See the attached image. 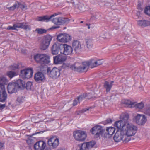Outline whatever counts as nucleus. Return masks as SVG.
Wrapping results in <instances>:
<instances>
[{"label":"nucleus","instance_id":"1","mask_svg":"<svg viewBox=\"0 0 150 150\" xmlns=\"http://www.w3.org/2000/svg\"><path fill=\"white\" fill-rule=\"evenodd\" d=\"M95 60L92 59L89 62H86L81 64L79 63H75L70 66V68L73 70L79 72H86L87 70L89 67L93 68L96 67L95 64Z\"/></svg>","mask_w":150,"mask_h":150},{"label":"nucleus","instance_id":"2","mask_svg":"<svg viewBox=\"0 0 150 150\" xmlns=\"http://www.w3.org/2000/svg\"><path fill=\"white\" fill-rule=\"evenodd\" d=\"M120 118L121 120L116 122L114 125L118 129H124L125 125L129 123V115L127 113L123 114L121 115Z\"/></svg>","mask_w":150,"mask_h":150},{"label":"nucleus","instance_id":"3","mask_svg":"<svg viewBox=\"0 0 150 150\" xmlns=\"http://www.w3.org/2000/svg\"><path fill=\"white\" fill-rule=\"evenodd\" d=\"M105 131V130L101 126L98 125L94 126L90 130V132L94 135L95 138H100L102 137Z\"/></svg>","mask_w":150,"mask_h":150},{"label":"nucleus","instance_id":"4","mask_svg":"<svg viewBox=\"0 0 150 150\" xmlns=\"http://www.w3.org/2000/svg\"><path fill=\"white\" fill-rule=\"evenodd\" d=\"M52 37L50 35L44 36L42 38L40 42V48L43 50L47 49L49 47Z\"/></svg>","mask_w":150,"mask_h":150},{"label":"nucleus","instance_id":"5","mask_svg":"<svg viewBox=\"0 0 150 150\" xmlns=\"http://www.w3.org/2000/svg\"><path fill=\"white\" fill-rule=\"evenodd\" d=\"M125 131L126 137L134 135L137 132V127L132 124L128 123L125 126Z\"/></svg>","mask_w":150,"mask_h":150},{"label":"nucleus","instance_id":"6","mask_svg":"<svg viewBox=\"0 0 150 150\" xmlns=\"http://www.w3.org/2000/svg\"><path fill=\"white\" fill-rule=\"evenodd\" d=\"M120 129V132L117 131L113 137L114 140L117 142H120L122 140L126 142L129 141L130 140V138L128 137L127 138L126 135L124 133L123 131L124 129Z\"/></svg>","mask_w":150,"mask_h":150},{"label":"nucleus","instance_id":"7","mask_svg":"<svg viewBox=\"0 0 150 150\" xmlns=\"http://www.w3.org/2000/svg\"><path fill=\"white\" fill-rule=\"evenodd\" d=\"M35 60L38 62L42 64H48L49 62V57L45 54H37L34 56Z\"/></svg>","mask_w":150,"mask_h":150},{"label":"nucleus","instance_id":"8","mask_svg":"<svg viewBox=\"0 0 150 150\" xmlns=\"http://www.w3.org/2000/svg\"><path fill=\"white\" fill-rule=\"evenodd\" d=\"M60 53L65 55H71L72 53L73 48L67 44H61L59 45Z\"/></svg>","mask_w":150,"mask_h":150},{"label":"nucleus","instance_id":"9","mask_svg":"<svg viewBox=\"0 0 150 150\" xmlns=\"http://www.w3.org/2000/svg\"><path fill=\"white\" fill-rule=\"evenodd\" d=\"M73 136L76 140L82 142L85 140L87 134L84 131L78 130L74 132Z\"/></svg>","mask_w":150,"mask_h":150},{"label":"nucleus","instance_id":"10","mask_svg":"<svg viewBox=\"0 0 150 150\" xmlns=\"http://www.w3.org/2000/svg\"><path fill=\"white\" fill-rule=\"evenodd\" d=\"M25 85H8V92L12 93L16 92L19 89L23 90L25 88Z\"/></svg>","mask_w":150,"mask_h":150},{"label":"nucleus","instance_id":"11","mask_svg":"<svg viewBox=\"0 0 150 150\" xmlns=\"http://www.w3.org/2000/svg\"><path fill=\"white\" fill-rule=\"evenodd\" d=\"M33 70L32 68H27L21 71V76L25 78L29 79L32 77Z\"/></svg>","mask_w":150,"mask_h":150},{"label":"nucleus","instance_id":"12","mask_svg":"<svg viewBox=\"0 0 150 150\" xmlns=\"http://www.w3.org/2000/svg\"><path fill=\"white\" fill-rule=\"evenodd\" d=\"M52 21L54 24L60 25L68 23L69 20L67 18L61 17L54 18L52 20Z\"/></svg>","mask_w":150,"mask_h":150},{"label":"nucleus","instance_id":"13","mask_svg":"<svg viewBox=\"0 0 150 150\" xmlns=\"http://www.w3.org/2000/svg\"><path fill=\"white\" fill-rule=\"evenodd\" d=\"M57 40L62 42H67L71 40V38L69 34L66 33H60L57 37Z\"/></svg>","mask_w":150,"mask_h":150},{"label":"nucleus","instance_id":"14","mask_svg":"<svg viewBox=\"0 0 150 150\" xmlns=\"http://www.w3.org/2000/svg\"><path fill=\"white\" fill-rule=\"evenodd\" d=\"M47 142L50 147L52 149H56L59 145V139L56 137H52L48 140Z\"/></svg>","mask_w":150,"mask_h":150},{"label":"nucleus","instance_id":"15","mask_svg":"<svg viewBox=\"0 0 150 150\" xmlns=\"http://www.w3.org/2000/svg\"><path fill=\"white\" fill-rule=\"evenodd\" d=\"M47 73L51 78L53 79H56L60 76L59 70L57 68H53L51 70L48 69Z\"/></svg>","mask_w":150,"mask_h":150},{"label":"nucleus","instance_id":"16","mask_svg":"<svg viewBox=\"0 0 150 150\" xmlns=\"http://www.w3.org/2000/svg\"><path fill=\"white\" fill-rule=\"evenodd\" d=\"M135 120L136 123L139 125H143L147 121L146 117L145 115L138 114L135 117Z\"/></svg>","mask_w":150,"mask_h":150},{"label":"nucleus","instance_id":"17","mask_svg":"<svg viewBox=\"0 0 150 150\" xmlns=\"http://www.w3.org/2000/svg\"><path fill=\"white\" fill-rule=\"evenodd\" d=\"M72 47L76 53L80 52L83 48L81 42L78 40H74L73 41Z\"/></svg>","mask_w":150,"mask_h":150},{"label":"nucleus","instance_id":"18","mask_svg":"<svg viewBox=\"0 0 150 150\" xmlns=\"http://www.w3.org/2000/svg\"><path fill=\"white\" fill-rule=\"evenodd\" d=\"M46 143L43 141L36 142L34 145L35 150H44L46 146Z\"/></svg>","mask_w":150,"mask_h":150},{"label":"nucleus","instance_id":"19","mask_svg":"<svg viewBox=\"0 0 150 150\" xmlns=\"http://www.w3.org/2000/svg\"><path fill=\"white\" fill-rule=\"evenodd\" d=\"M66 59V56L60 54L55 56L53 57L54 63L55 64L63 63Z\"/></svg>","mask_w":150,"mask_h":150},{"label":"nucleus","instance_id":"20","mask_svg":"<svg viewBox=\"0 0 150 150\" xmlns=\"http://www.w3.org/2000/svg\"><path fill=\"white\" fill-rule=\"evenodd\" d=\"M60 12H57L51 15L50 16H45L43 17H40L37 18V20L39 21L48 22L53 17L61 14Z\"/></svg>","mask_w":150,"mask_h":150},{"label":"nucleus","instance_id":"21","mask_svg":"<svg viewBox=\"0 0 150 150\" xmlns=\"http://www.w3.org/2000/svg\"><path fill=\"white\" fill-rule=\"evenodd\" d=\"M115 130V128L113 127H107L104 134V137L106 138L111 137L114 133Z\"/></svg>","mask_w":150,"mask_h":150},{"label":"nucleus","instance_id":"22","mask_svg":"<svg viewBox=\"0 0 150 150\" xmlns=\"http://www.w3.org/2000/svg\"><path fill=\"white\" fill-rule=\"evenodd\" d=\"M14 26L16 30H17V28L23 29L25 30L30 29L29 26L26 23H16L14 24Z\"/></svg>","mask_w":150,"mask_h":150},{"label":"nucleus","instance_id":"23","mask_svg":"<svg viewBox=\"0 0 150 150\" xmlns=\"http://www.w3.org/2000/svg\"><path fill=\"white\" fill-rule=\"evenodd\" d=\"M34 78L36 81L39 82L44 81L45 80L44 74L40 72H38L34 76Z\"/></svg>","mask_w":150,"mask_h":150},{"label":"nucleus","instance_id":"24","mask_svg":"<svg viewBox=\"0 0 150 150\" xmlns=\"http://www.w3.org/2000/svg\"><path fill=\"white\" fill-rule=\"evenodd\" d=\"M85 40L86 45L87 48L89 50L91 49L93 46V40L90 37H87Z\"/></svg>","mask_w":150,"mask_h":150},{"label":"nucleus","instance_id":"25","mask_svg":"<svg viewBox=\"0 0 150 150\" xmlns=\"http://www.w3.org/2000/svg\"><path fill=\"white\" fill-rule=\"evenodd\" d=\"M59 45L58 44L54 43L51 48L52 53L53 55H56L58 54L59 52L58 47Z\"/></svg>","mask_w":150,"mask_h":150},{"label":"nucleus","instance_id":"26","mask_svg":"<svg viewBox=\"0 0 150 150\" xmlns=\"http://www.w3.org/2000/svg\"><path fill=\"white\" fill-rule=\"evenodd\" d=\"M137 24L139 26L145 27L150 25V21L146 20H139L137 21Z\"/></svg>","mask_w":150,"mask_h":150},{"label":"nucleus","instance_id":"27","mask_svg":"<svg viewBox=\"0 0 150 150\" xmlns=\"http://www.w3.org/2000/svg\"><path fill=\"white\" fill-rule=\"evenodd\" d=\"M7 95L6 92L0 93V102H5L6 100Z\"/></svg>","mask_w":150,"mask_h":150},{"label":"nucleus","instance_id":"28","mask_svg":"<svg viewBox=\"0 0 150 150\" xmlns=\"http://www.w3.org/2000/svg\"><path fill=\"white\" fill-rule=\"evenodd\" d=\"M78 146L80 148V150H89L86 142L79 144Z\"/></svg>","mask_w":150,"mask_h":150},{"label":"nucleus","instance_id":"29","mask_svg":"<svg viewBox=\"0 0 150 150\" xmlns=\"http://www.w3.org/2000/svg\"><path fill=\"white\" fill-rule=\"evenodd\" d=\"M8 80L4 76H0V84H7Z\"/></svg>","mask_w":150,"mask_h":150},{"label":"nucleus","instance_id":"30","mask_svg":"<svg viewBox=\"0 0 150 150\" xmlns=\"http://www.w3.org/2000/svg\"><path fill=\"white\" fill-rule=\"evenodd\" d=\"M19 2H17L13 5L11 7H7L6 8L9 11H13L15 9H18L19 8Z\"/></svg>","mask_w":150,"mask_h":150},{"label":"nucleus","instance_id":"31","mask_svg":"<svg viewBox=\"0 0 150 150\" xmlns=\"http://www.w3.org/2000/svg\"><path fill=\"white\" fill-rule=\"evenodd\" d=\"M7 75L11 79L13 77L17 75V74L15 72L12 71H9L7 72Z\"/></svg>","mask_w":150,"mask_h":150},{"label":"nucleus","instance_id":"32","mask_svg":"<svg viewBox=\"0 0 150 150\" xmlns=\"http://www.w3.org/2000/svg\"><path fill=\"white\" fill-rule=\"evenodd\" d=\"M134 105L137 108L142 109L144 107V104L143 102H142L138 103L136 104L135 103Z\"/></svg>","mask_w":150,"mask_h":150},{"label":"nucleus","instance_id":"33","mask_svg":"<svg viewBox=\"0 0 150 150\" xmlns=\"http://www.w3.org/2000/svg\"><path fill=\"white\" fill-rule=\"evenodd\" d=\"M35 31L38 34H42L45 33L47 32V30L42 28H37L35 30Z\"/></svg>","mask_w":150,"mask_h":150},{"label":"nucleus","instance_id":"34","mask_svg":"<svg viewBox=\"0 0 150 150\" xmlns=\"http://www.w3.org/2000/svg\"><path fill=\"white\" fill-rule=\"evenodd\" d=\"M144 113L146 115L150 116V105L148 106L144 109Z\"/></svg>","mask_w":150,"mask_h":150},{"label":"nucleus","instance_id":"35","mask_svg":"<svg viewBox=\"0 0 150 150\" xmlns=\"http://www.w3.org/2000/svg\"><path fill=\"white\" fill-rule=\"evenodd\" d=\"M89 150L93 147L96 144L94 141H93L86 142Z\"/></svg>","mask_w":150,"mask_h":150},{"label":"nucleus","instance_id":"36","mask_svg":"<svg viewBox=\"0 0 150 150\" xmlns=\"http://www.w3.org/2000/svg\"><path fill=\"white\" fill-rule=\"evenodd\" d=\"M11 69L12 70H16L19 68V65L18 64H13L10 67Z\"/></svg>","mask_w":150,"mask_h":150},{"label":"nucleus","instance_id":"37","mask_svg":"<svg viewBox=\"0 0 150 150\" xmlns=\"http://www.w3.org/2000/svg\"><path fill=\"white\" fill-rule=\"evenodd\" d=\"M19 7L22 10H25L28 9L27 6L25 4H23L19 2Z\"/></svg>","mask_w":150,"mask_h":150},{"label":"nucleus","instance_id":"38","mask_svg":"<svg viewBox=\"0 0 150 150\" xmlns=\"http://www.w3.org/2000/svg\"><path fill=\"white\" fill-rule=\"evenodd\" d=\"M23 97H19L17 98L16 103L18 104H20L21 103L23 102Z\"/></svg>","mask_w":150,"mask_h":150},{"label":"nucleus","instance_id":"39","mask_svg":"<svg viewBox=\"0 0 150 150\" xmlns=\"http://www.w3.org/2000/svg\"><path fill=\"white\" fill-rule=\"evenodd\" d=\"M144 11L145 13L148 15L150 16V6L146 7Z\"/></svg>","mask_w":150,"mask_h":150},{"label":"nucleus","instance_id":"40","mask_svg":"<svg viewBox=\"0 0 150 150\" xmlns=\"http://www.w3.org/2000/svg\"><path fill=\"white\" fill-rule=\"evenodd\" d=\"M86 96V94H83V95L79 96L77 98L79 102L80 101H81Z\"/></svg>","mask_w":150,"mask_h":150},{"label":"nucleus","instance_id":"41","mask_svg":"<svg viewBox=\"0 0 150 150\" xmlns=\"http://www.w3.org/2000/svg\"><path fill=\"white\" fill-rule=\"evenodd\" d=\"M112 87V85H104V87L106 89V91L107 92L110 91Z\"/></svg>","mask_w":150,"mask_h":150},{"label":"nucleus","instance_id":"42","mask_svg":"<svg viewBox=\"0 0 150 150\" xmlns=\"http://www.w3.org/2000/svg\"><path fill=\"white\" fill-rule=\"evenodd\" d=\"M14 83L15 84H25L24 81L20 79L16 81Z\"/></svg>","mask_w":150,"mask_h":150},{"label":"nucleus","instance_id":"43","mask_svg":"<svg viewBox=\"0 0 150 150\" xmlns=\"http://www.w3.org/2000/svg\"><path fill=\"white\" fill-rule=\"evenodd\" d=\"M124 103L128 105H134L135 103H134L133 102H131L129 100H125V101Z\"/></svg>","mask_w":150,"mask_h":150},{"label":"nucleus","instance_id":"44","mask_svg":"<svg viewBox=\"0 0 150 150\" xmlns=\"http://www.w3.org/2000/svg\"><path fill=\"white\" fill-rule=\"evenodd\" d=\"M6 92L4 85H0V93Z\"/></svg>","mask_w":150,"mask_h":150},{"label":"nucleus","instance_id":"45","mask_svg":"<svg viewBox=\"0 0 150 150\" xmlns=\"http://www.w3.org/2000/svg\"><path fill=\"white\" fill-rule=\"evenodd\" d=\"M95 64H96V67L102 64V62L100 60H95Z\"/></svg>","mask_w":150,"mask_h":150},{"label":"nucleus","instance_id":"46","mask_svg":"<svg viewBox=\"0 0 150 150\" xmlns=\"http://www.w3.org/2000/svg\"><path fill=\"white\" fill-rule=\"evenodd\" d=\"M114 83V81H110L109 80H107L105 82V83L104 84H112Z\"/></svg>","mask_w":150,"mask_h":150},{"label":"nucleus","instance_id":"47","mask_svg":"<svg viewBox=\"0 0 150 150\" xmlns=\"http://www.w3.org/2000/svg\"><path fill=\"white\" fill-rule=\"evenodd\" d=\"M90 108H85L77 112H81V113H83L87 111Z\"/></svg>","mask_w":150,"mask_h":150},{"label":"nucleus","instance_id":"48","mask_svg":"<svg viewBox=\"0 0 150 150\" xmlns=\"http://www.w3.org/2000/svg\"><path fill=\"white\" fill-rule=\"evenodd\" d=\"M86 97H87V98L89 99H90L95 98V96H92L91 94L90 93H89L87 94H86Z\"/></svg>","mask_w":150,"mask_h":150},{"label":"nucleus","instance_id":"49","mask_svg":"<svg viewBox=\"0 0 150 150\" xmlns=\"http://www.w3.org/2000/svg\"><path fill=\"white\" fill-rule=\"evenodd\" d=\"M32 85H25L24 86L25 88H26L27 90H31V86Z\"/></svg>","mask_w":150,"mask_h":150},{"label":"nucleus","instance_id":"50","mask_svg":"<svg viewBox=\"0 0 150 150\" xmlns=\"http://www.w3.org/2000/svg\"><path fill=\"white\" fill-rule=\"evenodd\" d=\"M78 100L77 98H76L73 101V105L74 106H75L76 105L78 102Z\"/></svg>","mask_w":150,"mask_h":150},{"label":"nucleus","instance_id":"51","mask_svg":"<svg viewBox=\"0 0 150 150\" xmlns=\"http://www.w3.org/2000/svg\"><path fill=\"white\" fill-rule=\"evenodd\" d=\"M5 106L6 105L5 104H2L0 103V110H2L5 108Z\"/></svg>","mask_w":150,"mask_h":150},{"label":"nucleus","instance_id":"52","mask_svg":"<svg viewBox=\"0 0 150 150\" xmlns=\"http://www.w3.org/2000/svg\"><path fill=\"white\" fill-rule=\"evenodd\" d=\"M7 29L8 30H16V28L14 26V24H13V26H8L7 27Z\"/></svg>","mask_w":150,"mask_h":150},{"label":"nucleus","instance_id":"53","mask_svg":"<svg viewBox=\"0 0 150 150\" xmlns=\"http://www.w3.org/2000/svg\"><path fill=\"white\" fill-rule=\"evenodd\" d=\"M106 123H112V120L110 118L107 119L106 120Z\"/></svg>","mask_w":150,"mask_h":150},{"label":"nucleus","instance_id":"54","mask_svg":"<svg viewBox=\"0 0 150 150\" xmlns=\"http://www.w3.org/2000/svg\"><path fill=\"white\" fill-rule=\"evenodd\" d=\"M59 28V26H53L50 28V29L52 30V29H56L58 28Z\"/></svg>","mask_w":150,"mask_h":150},{"label":"nucleus","instance_id":"55","mask_svg":"<svg viewBox=\"0 0 150 150\" xmlns=\"http://www.w3.org/2000/svg\"><path fill=\"white\" fill-rule=\"evenodd\" d=\"M4 144L0 142V149L2 148L4 146Z\"/></svg>","mask_w":150,"mask_h":150},{"label":"nucleus","instance_id":"56","mask_svg":"<svg viewBox=\"0 0 150 150\" xmlns=\"http://www.w3.org/2000/svg\"><path fill=\"white\" fill-rule=\"evenodd\" d=\"M57 150H67L66 149L64 148H60L58 149Z\"/></svg>","mask_w":150,"mask_h":150},{"label":"nucleus","instance_id":"57","mask_svg":"<svg viewBox=\"0 0 150 150\" xmlns=\"http://www.w3.org/2000/svg\"><path fill=\"white\" fill-rule=\"evenodd\" d=\"M79 111H76V113L77 114V115H79L80 114V113H81V112H78Z\"/></svg>","mask_w":150,"mask_h":150},{"label":"nucleus","instance_id":"58","mask_svg":"<svg viewBox=\"0 0 150 150\" xmlns=\"http://www.w3.org/2000/svg\"><path fill=\"white\" fill-rule=\"evenodd\" d=\"M30 84H32V83L30 82H28L26 84L29 85Z\"/></svg>","mask_w":150,"mask_h":150},{"label":"nucleus","instance_id":"59","mask_svg":"<svg viewBox=\"0 0 150 150\" xmlns=\"http://www.w3.org/2000/svg\"><path fill=\"white\" fill-rule=\"evenodd\" d=\"M88 29H89L90 28V26L89 25H88Z\"/></svg>","mask_w":150,"mask_h":150},{"label":"nucleus","instance_id":"60","mask_svg":"<svg viewBox=\"0 0 150 150\" xmlns=\"http://www.w3.org/2000/svg\"><path fill=\"white\" fill-rule=\"evenodd\" d=\"M80 23H83V21H81L80 22Z\"/></svg>","mask_w":150,"mask_h":150},{"label":"nucleus","instance_id":"61","mask_svg":"<svg viewBox=\"0 0 150 150\" xmlns=\"http://www.w3.org/2000/svg\"><path fill=\"white\" fill-rule=\"evenodd\" d=\"M139 88H142V86H141L140 87H139Z\"/></svg>","mask_w":150,"mask_h":150},{"label":"nucleus","instance_id":"62","mask_svg":"<svg viewBox=\"0 0 150 150\" xmlns=\"http://www.w3.org/2000/svg\"><path fill=\"white\" fill-rule=\"evenodd\" d=\"M72 3L73 4H74V2H72Z\"/></svg>","mask_w":150,"mask_h":150},{"label":"nucleus","instance_id":"63","mask_svg":"<svg viewBox=\"0 0 150 150\" xmlns=\"http://www.w3.org/2000/svg\"><path fill=\"white\" fill-rule=\"evenodd\" d=\"M100 38H103L104 39H105V37H100Z\"/></svg>","mask_w":150,"mask_h":150},{"label":"nucleus","instance_id":"64","mask_svg":"<svg viewBox=\"0 0 150 150\" xmlns=\"http://www.w3.org/2000/svg\"><path fill=\"white\" fill-rule=\"evenodd\" d=\"M8 84H9V85H10V84H10V83H9Z\"/></svg>","mask_w":150,"mask_h":150}]
</instances>
